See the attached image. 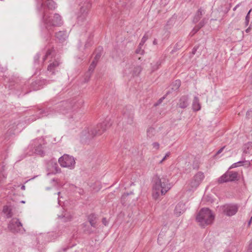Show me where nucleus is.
<instances>
[{
    "label": "nucleus",
    "mask_w": 252,
    "mask_h": 252,
    "mask_svg": "<svg viewBox=\"0 0 252 252\" xmlns=\"http://www.w3.org/2000/svg\"><path fill=\"white\" fill-rule=\"evenodd\" d=\"M171 188L169 180L165 176L155 175L153 178L152 196L157 200L164 195Z\"/></svg>",
    "instance_id": "f257e3e1"
},
{
    "label": "nucleus",
    "mask_w": 252,
    "mask_h": 252,
    "mask_svg": "<svg viewBox=\"0 0 252 252\" xmlns=\"http://www.w3.org/2000/svg\"><path fill=\"white\" fill-rule=\"evenodd\" d=\"M42 22L48 30H51L54 27L60 26L63 23L62 16L56 13H45L43 16Z\"/></svg>",
    "instance_id": "f03ea898"
},
{
    "label": "nucleus",
    "mask_w": 252,
    "mask_h": 252,
    "mask_svg": "<svg viewBox=\"0 0 252 252\" xmlns=\"http://www.w3.org/2000/svg\"><path fill=\"white\" fill-rule=\"evenodd\" d=\"M215 216L211 210L207 208H202L197 214L196 220L199 224L205 227L211 224L214 220Z\"/></svg>",
    "instance_id": "7ed1b4c3"
},
{
    "label": "nucleus",
    "mask_w": 252,
    "mask_h": 252,
    "mask_svg": "<svg viewBox=\"0 0 252 252\" xmlns=\"http://www.w3.org/2000/svg\"><path fill=\"white\" fill-rule=\"evenodd\" d=\"M204 178L205 175L203 172H197L190 180L189 183V189L192 191L195 190L202 183Z\"/></svg>",
    "instance_id": "20e7f679"
},
{
    "label": "nucleus",
    "mask_w": 252,
    "mask_h": 252,
    "mask_svg": "<svg viewBox=\"0 0 252 252\" xmlns=\"http://www.w3.org/2000/svg\"><path fill=\"white\" fill-rule=\"evenodd\" d=\"M45 144L44 139L40 138L33 141L30 147L34 149L33 153L43 156L45 154Z\"/></svg>",
    "instance_id": "39448f33"
},
{
    "label": "nucleus",
    "mask_w": 252,
    "mask_h": 252,
    "mask_svg": "<svg viewBox=\"0 0 252 252\" xmlns=\"http://www.w3.org/2000/svg\"><path fill=\"white\" fill-rule=\"evenodd\" d=\"M58 161L63 167L67 168L69 169H73L75 167V161L74 158L68 155H63L59 158Z\"/></svg>",
    "instance_id": "423d86ee"
},
{
    "label": "nucleus",
    "mask_w": 252,
    "mask_h": 252,
    "mask_svg": "<svg viewBox=\"0 0 252 252\" xmlns=\"http://www.w3.org/2000/svg\"><path fill=\"white\" fill-rule=\"evenodd\" d=\"M8 227L13 233L23 234L26 231L22 223L17 218L12 219L9 221Z\"/></svg>",
    "instance_id": "0eeeda50"
},
{
    "label": "nucleus",
    "mask_w": 252,
    "mask_h": 252,
    "mask_svg": "<svg viewBox=\"0 0 252 252\" xmlns=\"http://www.w3.org/2000/svg\"><path fill=\"white\" fill-rule=\"evenodd\" d=\"M91 3L88 2L86 5L82 6L77 16V22L78 24L87 23L88 18V12L91 7Z\"/></svg>",
    "instance_id": "6e6552de"
},
{
    "label": "nucleus",
    "mask_w": 252,
    "mask_h": 252,
    "mask_svg": "<svg viewBox=\"0 0 252 252\" xmlns=\"http://www.w3.org/2000/svg\"><path fill=\"white\" fill-rule=\"evenodd\" d=\"M221 207L223 213L227 216L235 215L239 208L238 205L234 204H225Z\"/></svg>",
    "instance_id": "1a4fd4ad"
},
{
    "label": "nucleus",
    "mask_w": 252,
    "mask_h": 252,
    "mask_svg": "<svg viewBox=\"0 0 252 252\" xmlns=\"http://www.w3.org/2000/svg\"><path fill=\"white\" fill-rule=\"evenodd\" d=\"M110 125L111 124L110 123L109 120H105L102 123H99L97 125L94 130L92 131V134L94 135L101 134L110 127Z\"/></svg>",
    "instance_id": "9d476101"
},
{
    "label": "nucleus",
    "mask_w": 252,
    "mask_h": 252,
    "mask_svg": "<svg viewBox=\"0 0 252 252\" xmlns=\"http://www.w3.org/2000/svg\"><path fill=\"white\" fill-rule=\"evenodd\" d=\"M37 6L41 8L46 6L47 8L50 10H54L57 7V4L53 0H47L45 3H44L43 0H37Z\"/></svg>",
    "instance_id": "9b49d317"
},
{
    "label": "nucleus",
    "mask_w": 252,
    "mask_h": 252,
    "mask_svg": "<svg viewBox=\"0 0 252 252\" xmlns=\"http://www.w3.org/2000/svg\"><path fill=\"white\" fill-rule=\"evenodd\" d=\"M47 170L48 171L47 175L56 174L61 172V170L57 162L53 161H50L48 163Z\"/></svg>",
    "instance_id": "f8f14e48"
},
{
    "label": "nucleus",
    "mask_w": 252,
    "mask_h": 252,
    "mask_svg": "<svg viewBox=\"0 0 252 252\" xmlns=\"http://www.w3.org/2000/svg\"><path fill=\"white\" fill-rule=\"evenodd\" d=\"M186 206L183 203H179L176 205L174 209V215L179 217L183 214L186 211Z\"/></svg>",
    "instance_id": "ddd939ff"
},
{
    "label": "nucleus",
    "mask_w": 252,
    "mask_h": 252,
    "mask_svg": "<svg viewBox=\"0 0 252 252\" xmlns=\"http://www.w3.org/2000/svg\"><path fill=\"white\" fill-rule=\"evenodd\" d=\"M189 104V97L188 96H182L179 99L178 102L177 103V106L181 108H186Z\"/></svg>",
    "instance_id": "4468645a"
},
{
    "label": "nucleus",
    "mask_w": 252,
    "mask_h": 252,
    "mask_svg": "<svg viewBox=\"0 0 252 252\" xmlns=\"http://www.w3.org/2000/svg\"><path fill=\"white\" fill-rule=\"evenodd\" d=\"M60 64V62L58 60H55L54 61L51 62L48 66V71L51 72V74H54L57 68Z\"/></svg>",
    "instance_id": "2eb2a0df"
},
{
    "label": "nucleus",
    "mask_w": 252,
    "mask_h": 252,
    "mask_svg": "<svg viewBox=\"0 0 252 252\" xmlns=\"http://www.w3.org/2000/svg\"><path fill=\"white\" fill-rule=\"evenodd\" d=\"M2 212L7 218H10L13 216L12 209L10 206H4Z\"/></svg>",
    "instance_id": "dca6fc26"
},
{
    "label": "nucleus",
    "mask_w": 252,
    "mask_h": 252,
    "mask_svg": "<svg viewBox=\"0 0 252 252\" xmlns=\"http://www.w3.org/2000/svg\"><path fill=\"white\" fill-rule=\"evenodd\" d=\"M50 184H51L52 187H56L58 188H61L63 187L65 183L63 182H61V180L59 179L54 178L50 181Z\"/></svg>",
    "instance_id": "f3484780"
},
{
    "label": "nucleus",
    "mask_w": 252,
    "mask_h": 252,
    "mask_svg": "<svg viewBox=\"0 0 252 252\" xmlns=\"http://www.w3.org/2000/svg\"><path fill=\"white\" fill-rule=\"evenodd\" d=\"M9 130L11 131H16L17 130L19 131L22 128L21 124L19 122H16L10 124L8 126Z\"/></svg>",
    "instance_id": "a211bd4d"
},
{
    "label": "nucleus",
    "mask_w": 252,
    "mask_h": 252,
    "mask_svg": "<svg viewBox=\"0 0 252 252\" xmlns=\"http://www.w3.org/2000/svg\"><path fill=\"white\" fill-rule=\"evenodd\" d=\"M192 109L194 111H199L201 109V105L199 102V99L197 96L194 97L192 102Z\"/></svg>",
    "instance_id": "6ab92c4d"
},
{
    "label": "nucleus",
    "mask_w": 252,
    "mask_h": 252,
    "mask_svg": "<svg viewBox=\"0 0 252 252\" xmlns=\"http://www.w3.org/2000/svg\"><path fill=\"white\" fill-rule=\"evenodd\" d=\"M96 64H97L96 61H93L92 62V63H91V64H90L89 69H88V71L87 73V75L88 76L89 78L90 77L91 74L94 71V70L96 65Z\"/></svg>",
    "instance_id": "aec40b11"
},
{
    "label": "nucleus",
    "mask_w": 252,
    "mask_h": 252,
    "mask_svg": "<svg viewBox=\"0 0 252 252\" xmlns=\"http://www.w3.org/2000/svg\"><path fill=\"white\" fill-rule=\"evenodd\" d=\"M123 119L124 122H126L128 124H131L133 122V115L132 114L129 115L125 114L124 115Z\"/></svg>",
    "instance_id": "412c9836"
},
{
    "label": "nucleus",
    "mask_w": 252,
    "mask_h": 252,
    "mask_svg": "<svg viewBox=\"0 0 252 252\" xmlns=\"http://www.w3.org/2000/svg\"><path fill=\"white\" fill-rule=\"evenodd\" d=\"M88 220L92 227H95L96 224V216L94 214H92L88 216Z\"/></svg>",
    "instance_id": "4be33fe9"
},
{
    "label": "nucleus",
    "mask_w": 252,
    "mask_h": 252,
    "mask_svg": "<svg viewBox=\"0 0 252 252\" xmlns=\"http://www.w3.org/2000/svg\"><path fill=\"white\" fill-rule=\"evenodd\" d=\"M252 150V142L246 143L243 147L244 152L246 154L249 153Z\"/></svg>",
    "instance_id": "5701e85b"
},
{
    "label": "nucleus",
    "mask_w": 252,
    "mask_h": 252,
    "mask_svg": "<svg viewBox=\"0 0 252 252\" xmlns=\"http://www.w3.org/2000/svg\"><path fill=\"white\" fill-rule=\"evenodd\" d=\"M204 13V11L203 9H202L201 8L199 9L197 12L196 13L193 21L194 22H198Z\"/></svg>",
    "instance_id": "b1692460"
},
{
    "label": "nucleus",
    "mask_w": 252,
    "mask_h": 252,
    "mask_svg": "<svg viewBox=\"0 0 252 252\" xmlns=\"http://www.w3.org/2000/svg\"><path fill=\"white\" fill-rule=\"evenodd\" d=\"M229 182L234 181L237 179L238 174L235 172H226Z\"/></svg>",
    "instance_id": "393cba45"
},
{
    "label": "nucleus",
    "mask_w": 252,
    "mask_h": 252,
    "mask_svg": "<svg viewBox=\"0 0 252 252\" xmlns=\"http://www.w3.org/2000/svg\"><path fill=\"white\" fill-rule=\"evenodd\" d=\"M56 36L57 38L59 39V40L62 41L64 40L66 37L65 33L62 31H60L56 33Z\"/></svg>",
    "instance_id": "a878e982"
},
{
    "label": "nucleus",
    "mask_w": 252,
    "mask_h": 252,
    "mask_svg": "<svg viewBox=\"0 0 252 252\" xmlns=\"http://www.w3.org/2000/svg\"><path fill=\"white\" fill-rule=\"evenodd\" d=\"M227 182H229L227 173H225L218 179V182L220 183H223Z\"/></svg>",
    "instance_id": "bb28decb"
},
{
    "label": "nucleus",
    "mask_w": 252,
    "mask_h": 252,
    "mask_svg": "<svg viewBox=\"0 0 252 252\" xmlns=\"http://www.w3.org/2000/svg\"><path fill=\"white\" fill-rule=\"evenodd\" d=\"M141 67L140 66H137L134 68L132 75L137 76L141 72Z\"/></svg>",
    "instance_id": "cd10ccee"
},
{
    "label": "nucleus",
    "mask_w": 252,
    "mask_h": 252,
    "mask_svg": "<svg viewBox=\"0 0 252 252\" xmlns=\"http://www.w3.org/2000/svg\"><path fill=\"white\" fill-rule=\"evenodd\" d=\"M160 65V63L158 62H156L154 63H152V71H154L157 70L158 68Z\"/></svg>",
    "instance_id": "c85d7f7f"
},
{
    "label": "nucleus",
    "mask_w": 252,
    "mask_h": 252,
    "mask_svg": "<svg viewBox=\"0 0 252 252\" xmlns=\"http://www.w3.org/2000/svg\"><path fill=\"white\" fill-rule=\"evenodd\" d=\"M170 152H167L165 156H164V157L162 158V159L159 162V164H161L164 160H165L168 158L169 157V156H170Z\"/></svg>",
    "instance_id": "c756f323"
},
{
    "label": "nucleus",
    "mask_w": 252,
    "mask_h": 252,
    "mask_svg": "<svg viewBox=\"0 0 252 252\" xmlns=\"http://www.w3.org/2000/svg\"><path fill=\"white\" fill-rule=\"evenodd\" d=\"M251 11H252V9H250L249 10V11L248 12L247 15L246 16V18H245V25H246V26H247L249 25V21H250V16H249V15H250V14Z\"/></svg>",
    "instance_id": "7c9ffc66"
},
{
    "label": "nucleus",
    "mask_w": 252,
    "mask_h": 252,
    "mask_svg": "<svg viewBox=\"0 0 252 252\" xmlns=\"http://www.w3.org/2000/svg\"><path fill=\"white\" fill-rule=\"evenodd\" d=\"M147 39H148V37L146 35H144L142 38L141 42L139 43V46H140V48L142 47V46H143V45L144 44L145 42L147 41Z\"/></svg>",
    "instance_id": "2f4dec72"
},
{
    "label": "nucleus",
    "mask_w": 252,
    "mask_h": 252,
    "mask_svg": "<svg viewBox=\"0 0 252 252\" xmlns=\"http://www.w3.org/2000/svg\"><path fill=\"white\" fill-rule=\"evenodd\" d=\"M65 215L66 214H65L64 216H63V217L59 216V217L61 219H63V221H66L68 220H70L71 219V217L70 216H65Z\"/></svg>",
    "instance_id": "473e14b6"
},
{
    "label": "nucleus",
    "mask_w": 252,
    "mask_h": 252,
    "mask_svg": "<svg viewBox=\"0 0 252 252\" xmlns=\"http://www.w3.org/2000/svg\"><path fill=\"white\" fill-rule=\"evenodd\" d=\"M74 116H72V118L77 119H79L81 116V113H79L78 111H76L74 114Z\"/></svg>",
    "instance_id": "72a5a7b5"
},
{
    "label": "nucleus",
    "mask_w": 252,
    "mask_h": 252,
    "mask_svg": "<svg viewBox=\"0 0 252 252\" xmlns=\"http://www.w3.org/2000/svg\"><path fill=\"white\" fill-rule=\"evenodd\" d=\"M136 53L137 54H140L141 55H142L144 53V50H142V47L140 48V46H139L138 48L136 50Z\"/></svg>",
    "instance_id": "f704fd0d"
},
{
    "label": "nucleus",
    "mask_w": 252,
    "mask_h": 252,
    "mask_svg": "<svg viewBox=\"0 0 252 252\" xmlns=\"http://www.w3.org/2000/svg\"><path fill=\"white\" fill-rule=\"evenodd\" d=\"M152 145L153 148L156 150H158L159 148V144L158 142H154Z\"/></svg>",
    "instance_id": "c9c22d12"
},
{
    "label": "nucleus",
    "mask_w": 252,
    "mask_h": 252,
    "mask_svg": "<svg viewBox=\"0 0 252 252\" xmlns=\"http://www.w3.org/2000/svg\"><path fill=\"white\" fill-rule=\"evenodd\" d=\"M52 53V50H48V51L47 52V53H46V54L45 56H44V57L43 58V60H44V61H45V60H46V59H47V58H48V57L49 56H50V55H51Z\"/></svg>",
    "instance_id": "e433bc0d"
},
{
    "label": "nucleus",
    "mask_w": 252,
    "mask_h": 252,
    "mask_svg": "<svg viewBox=\"0 0 252 252\" xmlns=\"http://www.w3.org/2000/svg\"><path fill=\"white\" fill-rule=\"evenodd\" d=\"M242 162L241 161H239L237 162H236V163H233L231 166V168H235V167H237L239 166H240V164H241Z\"/></svg>",
    "instance_id": "4c0bfd02"
},
{
    "label": "nucleus",
    "mask_w": 252,
    "mask_h": 252,
    "mask_svg": "<svg viewBox=\"0 0 252 252\" xmlns=\"http://www.w3.org/2000/svg\"><path fill=\"white\" fill-rule=\"evenodd\" d=\"M175 83L176 85L177 86V87H176L177 89L181 85L180 80H176L175 81Z\"/></svg>",
    "instance_id": "58836bf2"
},
{
    "label": "nucleus",
    "mask_w": 252,
    "mask_h": 252,
    "mask_svg": "<svg viewBox=\"0 0 252 252\" xmlns=\"http://www.w3.org/2000/svg\"><path fill=\"white\" fill-rule=\"evenodd\" d=\"M100 55H99V54H97V55L95 56V58H94V60L93 61H96V63H97V61H98V59H99V58H100Z\"/></svg>",
    "instance_id": "ea45409f"
},
{
    "label": "nucleus",
    "mask_w": 252,
    "mask_h": 252,
    "mask_svg": "<svg viewBox=\"0 0 252 252\" xmlns=\"http://www.w3.org/2000/svg\"><path fill=\"white\" fill-rule=\"evenodd\" d=\"M41 112H42V116L49 115L50 113L45 112L44 111L41 110Z\"/></svg>",
    "instance_id": "a19ab883"
},
{
    "label": "nucleus",
    "mask_w": 252,
    "mask_h": 252,
    "mask_svg": "<svg viewBox=\"0 0 252 252\" xmlns=\"http://www.w3.org/2000/svg\"><path fill=\"white\" fill-rule=\"evenodd\" d=\"M102 222L105 225H106L107 224V222L106 221V219L104 218L103 220H102Z\"/></svg>",
    "instance_id": "79ce46f5"
},
{
    "label": "nucleus",
    "mask_w": 252,
    "mask_h": 252,
    "mask_svg": "<svg viewBox=\"0 0 252 252\" xmlns=\"http://www.w3.org/2000/svg\"><path fill=\"white\" fill-rule=\"evenodd\" d=\"M224 148V147H222L220 149L218 152H217V154H220L222 151V150H223V149Z\"/></svg>",
    "instance_id": "37998d69"
},
{
    "label": "nucleus",
    "mask_w": 252,
    "mask_h": 252,
    "mask_svg": "<svg viewBox=\"0 0 252 252\" xmlns=\"http://www.w3.org/2000/svg\"><path fill=\"white\" fill-rule=\"evenodd\" d=\"M239 6H240V4H237V5H236L234 8H233V10L234 11H235V10L237 9V8Z\"/></svg>",
    "instance_id": "c03bdc74"
},
{
    "label": "nucleus",
    "mask_w": 252,
    "mask_h": 252,
    "mask_svg": "<svg viewBox=\"0 0 252 252\" xmlns=\"http://www.w3.org/2000/svg\"><path fill=\"white\" fill-rule=\"evenodd\" d=\"M197 31V30L196 29H193L192 31L191 32V33H192V34H194L195 32H196Z\"/></svg>",
    "instance_id": "a18cd8bd"
},
{
    "label": "nucleus",
    "mask_w": 252,
    "mask_h": 252,
    "mask_svg": "<svg viewBox=\"0 0 252 252\" xmlns=\"http://www.w3.org/2000/svg\"><path fill=\"white\" fill-rule=\"evenodd\" d=\"M250 30H251V28H250V27H249L248 29H247L246 30V32H247V33H248V32H250Z\"/></svg>",
    "instance_id": "49530a36"
},
{
    "label": "nucleus",
    "mask_w": 252,
    "mask_h": 252,
    "mask_svg": "<svg viewBox=\"0 0 252 252\" xmlns=\"http://www.w3.org/2000/svg\"><path fill=\"white\" fill-rule=\"evenodd\" d=\"M196 48H195V47H194V48L193 49V50H192V53H193V54H195V52H196Z\"/></svg>",
    "instance_id": "de8ad7c7"
},
{
    "label": "nucleus",
    "mask_w": 252,
    "mask_h": 252,
    "mask_svg": "<svg viewBox=\"0 0 252 252\" xmlns=\"http://www.w3.org/2000/svg\"><path fill=\"white\" fill-rule=\"evenodd\" d=\"M51 188H52L51 187H46V190H49L51 189Z\"/></svg>",
    "instance_id": "09e8293b"
},
{
    "label": "nucleus",
    "mask_w": 252,
    "mask_h": 252,
    "mask_svg": "<svg viewBox=\"0 0 252 252\" xmlns=\"http://www.w3.org/2000/svg\"><path fill=\"white\" fill-rule=\"evenodd\" d=\"M21 189H22V190H25V186H24V185H23V186H22L21 187Z\"/></svg>",
    "instance_id": "8fccbe9b"
},
{
    "label": "nucleus",
    "mask_w": 252,
    "mask_h": 252,
    "mask_svg": "<svg viewBox=\"0 0 252 252\" xmlns=\"http://www.w3.org/2000/svg\"><path fill=\"white\" fill-rule=\"evenodd\" d=\"M153 43H154V44H157V41H156V40H155L154 41Z\"/></svg>",
    "instance_id": "3c124183"
},
{
    "label": "nucleus",
    "mask_w": 252,
    "mask_h": 252,
    "mask_svg": "<svg viewBox=\"0 0 252 252\" xmlns=\"http://www.w3.org/2000/svg\"><path fill=\"white\" fill-rule=\"evenodd\" d=\"M39 89V87H35L33 89H34V90H38V89Z\"/></svg>",
    "instance_id": "603ef678"
},
{
    "label": "nucleus",
    "mask_w": 252,
    "mask_h": 252,
    "mask_svg": "<svg viewBox=\"0 0 252 252\" xmlns=\"http://www.w3.org/2000/svg\"><path fill=\"white\" fill-rule=\"evenodd\" d=\"M90 45H91V44H90L88 46V45L86 44L85 45V47H86V48H87V47H88L89 46H90Z\"/></svg>",
    "instance_id": "864d4df0"
},
{
    "label": "nucleus",
    "mask_w": 252,
    "mask_h": 252,
    "mask_svg": "<svg viewBox=\"0 0 252 252\" xmlns=\"http://www.w3.org/2000/svg\"><path fill=\"white\" fill-rule=\"evenodd\" d=\"M36 57H37V59H39V55H37L36 56Z\"/></svg>",
    "instance_id": "5fc2aeb1"
},
{
    "label": "nucleus",
    "mask_w": 252,
    "mask_h": 252,
    "mask_svg": "<svg viewBox=\"0 0 252 252\" xmlns=\"http://www.w3.org/2000/svg\"><path fill=\"white\" fill-rule=\"evenodd\" d=\"M21 202L22 203H25V201H21Z\"/></svg>",
    "instance_id": "6e6d98bb"
},
{
    "label": "nucleus",
    "mask_w": 252,
    "mask_h": 252,
    "mask_svg": "<svg viewBox=\"0 0 252 252\" xmlns=\"http://www.w3.org/2000/svg\"><path fill=\"white\" fill-rule=\"evenodd\" d=\"M60 193H61L60 192H58V194L59 195H60Z\"/></svg>",
    "instance_id": "4d7b16f0"
},
{
    "label": "nucleus",
    "mask_w": 252,
    "mask_h": 252,
    "mask_svg": "<svg viewBox=\"0 0 252 252\" xmlns=\"http://www.w3.org/2000/svg\"><path fill=\"white\" fill-rule=\"evenodd\" d=\"M125 73H126V74H127V72H126V70H125Z\"/></svg>",
    "instance_id": "13d9d810"
},
{
    "label": "nucleus",
    "mask_w": 252,
    "mask_h": 252,
    "mask_svg": "<svg viewBox=\"0 0 252 252\" xmlns=\"http://www.w3.org/2000/svg\"><path fill=\"white\" fill-rule=\"evenodd\" d=\"M60 111H61V113H63V111H62L61 110H60Z\"/></svg>",
    "instance_id": "bf43d9fd"
},
{
    "label": "nucleus",
    "mask_w": 252,
    "mask_h": 252,
    "mask_svg": "<svg viewBox=\"0 0 252 252\" xmlns=\"http://www.w3.org/2000/svg\"><path fill=\"white\" fill-rule=\"evenodd\" d=\"M251 220H252V217H251Z\"/></svg>",
    "instance_id": "052dcab7"
}]
</instances>
